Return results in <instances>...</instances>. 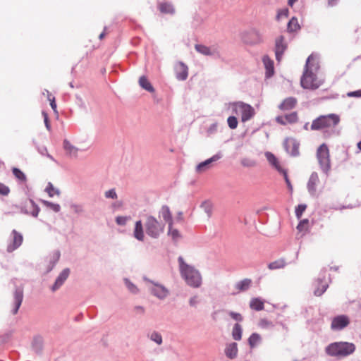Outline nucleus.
<instances>
[{"label":"nucleus","mask_w":361,"mask_h":361,"mask_svg":"<svg viewBox=\"0 0 361 361\" xmlns=\"http://www.w3.org/2000/svg\"><path fill=\"white\" fill-rule=\"evenodd\" d=\"M261 341V336L257 333H253L248 338V343L251 348H254L260 343Z\"/></svg>","instance_id":"473e14b6"},{"label":"nucleus","mask_w":361,"mask_h":361,"mask_svg":"<svg viewBox=\"0 0 361 361\" xmlns=\"http://www.w3.org/2000/svg\"><path fill=\"white\" fill-rule=\"evenodd\" d=\"M14 307L12 310L13 314H17L23 299V290L21 288H18L16 290L14 295Z\"/></svg>","instance_id":"2eb2a0df"},{"label":"nucleus","mask_w":361,"mask_h":361,"mask_svg":"<svg viewBox=\"0 0 361 361\" xmlns=\"http://www.w3.org/2000/svg\"><path fill=\"white\" fill-rule=\"evenodd\" d=\"M298 1V0H288V4L292 7L293 4Z\"/></svg>","instance_id":"680f3d73"},{"label":"nucleus","mask_w":361,"mask_h":361,"mask_svg":"<svg viewBox=\"0 0 361 361\" xmlns=\"http://www.w3.org/2000/svg\"><path fill=\"white\" fill-rule=\"evenodd\" d=\"M250 307L255 311H261L264 308V301L258 298H252L250 302Z\"/></svg>","instance_id":"c756f323"},{"label":"nucleus","mask_w":361,"mask_h":361,"mask_svg":"<svg viewBox=\"0 0 361 361\" xmlns=\"http://www.w3.org/2000/svg\"><path fill=\"white\" fill-rule=\"evenodd\" d=\"M159 215L164 219V220L169 224H172V214L170 209L168 206L164 205L161 207L159 211Z\"/></svg>","instance_id":"cd10ccee"},{"label":"nucleus","mask_w":361,"mask_h":361,"mask_svg":"<svg viewBox=\"0 0 361 361\" xmlns=\"http://www.w3.org/2000/svg\"><path fill=\"white\" fill-rule=\"evenodd\" d=\"M178 262L180 274L187 284L194 288L200 287L202 284V276L200 272L193 267L186 264L182 257H178Z\"/></svg>","instance_id":"f03ea898"},{"label":"nucleus","mask_w":361,"mask_h":361,"mask_svg":"<svg viewBox=\"0 0 361 361\" xmlns=\"http://www.w3.org/2000/svg\"><path fill=\"white\" fill-rule=\"evenodd\" d=\"M238 345L236 343H229L225 349V353L230 359L235 358L238 355Z\"/></svg>","instance_id":"bb28decb"},{"label":"nucleus","mask_w":361,"mask_h":361,"mask_svg":"<svg viewBox=\"0 0 361 361\" xmlns=\"http://www.w3.org/2000/svg\"><path fill=\"white\" fill-rule=\"evenodd\" d=\"M297 104V99L294 97L286 98L279 106V109L281 111L291 110Z\"/></svg>","instance_id":"412c9836"},{"label":"nucleus","mask_w":361,"mask_h":361,"mask_svg":"<svg viewBox=\"0 0 361 361\" xmlns=\"http://www.w3.org/2000/svg\"><path fill=\"white\" fill-rule=\"evenodd\" d=\"M283 145L286 152L289 153L291 156L296 157L299 155L300 145L295 139H286Z\"/></svg>","instance_id":"f8f14e48"},{"label":"nucleus","mask_w":361,"mask_h":361,"mask_svg":"<svg viewBox=\"0 0 361 361\" xmlns=\"http://www.w3.org/2000/svg\"><path fill=\"white\" fill-rule=\"evenodd\" d=\"M319 183V178L318 174L317 173H312L307 183L308 190L312 195H316Z\"/></svg>","instance_id":"f3484780"},{"label":"nucleus","mask_w":361,"mask_h":361,"mask_svg":"<svg viewBox=\"0 0 361 361\" xmlns=\"http://www.w3.org/2000/svg\"><path fill=\"white\" fill-rule=\"evenodd\" d=\"M287 49V44L285 42V38L283 36L281 35L276 37L275 40V54L276 59L279 62L282 56Z\"/></svg>","instance_id":"1a4fd4ad"},{"label":"nucleus","mask_w":361,"mask_h":361,"mask_svg":"<svg viewBox=\"0 0 361 361\" xmlns=\"http://www.w3.org/2000/svg\"><path fill=\"white\" fill-rule=\"evenodd\" d=\"M151 339L156 342L157 344L160 345L162 343L161 336L157 332H153L151 334Z\"/></svg>","instance_id":"de8ad7c7"},{"label":"nucleus","mask_w":361,"mask_h":361,"mask_svg":"<svg viewBox=\"0 0 361 361\" xmlns=\"http://www.w3.org/2000/svg\"><path fill=\"white\" fill-rule=\"evenodd\" d=\"M13 241L8 245L7 250L11 252L17 249L23 243V235L16 230L12 231Z\"/></svg>","instance_id":"4468645a"},{"label":"nucleus","mask_w":361,"mask_h":361,"mask_svg":"<svg viewBox=\"0 0 361 361\" xmlns=\"http://www.w3.org/2000/svg\"><path fill=\"white\" fill-rule=\"evenodd\" d=\"M307 206L305 204H299L295 209V215L298 219H300L302 213L305 211Z\"/></svg>","instance_id":"49530a36"},{"label":"nucleus","mask_w":361,"mask_h":361,"mask_svg":"<svg viewBox=\"0 0 361 361\" xmlns=\"http://www.w3.org/2000/svg\"><path fill=\"white\" fill-rule=\"evenodd\" d=\"M316 157L322 171L328 174L331 170V159L329 149L325 143L317 148Z\"/></svg>","instance_id":"39448f33"},{"label":"nucleus","mask_w":361,"mask_h":361,"mask_svg":"<svg viewBox=\"0 0 361 361\" xmlns=\"http://www.w3.org/2000/svg\"><path fill=\"white\" fill-rule=\"evenodd\" d=\"M317 287L314 291V293L316 296L322 295L327 289L328 284L326 282H324L321 279H318L317 281Z\"/></svg>","instance_id":"7c9ffc66"},{"label":"nucleus","mask_w":361,"mask_h":361,"mask_svg":"<svg viewBox=\"0 0 361 361\" xmlns=\"http://www.w3.org/2000/svg\"><path fill=\"white\" fill-rule=\"evenodd\" d=\"M146 233L152 238H157L164 231V224L160 223L154 216H147L145 223Z\"/></svg>","instance_id":"423d86ee"},{"label":"nucleus","mask_w":361,"mask_h":361,"mask_svg":"<svg viewBox=\"0 0 361 361\" xmlns=\"http://www.w3.org/2000/svg\"><path fill=\"white\" fill-rule=\"evenodd\" d=\"M63 148L69 156L76 157L78 152V149L73 146L70 141L65 140L63 141Z\"/></svg>","instance_id":"c85d7f7f"},{"label":"nucleus","mask_w":361,"mask_h":361,"mask_svg":"<svg viewBox=\"0 0 361 361\" xmlns=\"http://www.w3.org/2000/svg\"><path fill=\"white\" fill-rule=\"evenodd\" d=\"M24 212L27 214H31L34 217H37L39 212V208L32 200H28L25 202Z\"/></svg>","instance_id":"dca6fc26"},{"label":"nucleus","mask_w":361,"mask_h":361,"mask_svg":"<svg viewBox=\"0 0 361 361\" xmlns=\"http://www.w3.org/2000/svg\"><path fill=\"white\" fill-rule=\"evenodd\" d=\"M14 176L20 182L25 183L27 180L25 174L18 168H13L12 169Z\"/></svg>","instance_id":"4c0bfd02"},{"label":"nucleus","mask_w":361,"mask_h":361,"mask_svg":"<svg viewBox=\"0 0 361 361\" xmlns=\"http://www.w3.org/2000/svg\"><path fill=\"white\" fill-rule=\"evenodd\" d=\"M188 67L180 63L176 67V78L179 80H185L188 78Z\"/></svg>","instance_id":"a878e982"},{"label":"nucleus","mask_w":361,"mask_h":361,"mask_svg":"<svg viewBox=\"0 0 361 361\" xmlns=\"http://www.w3.org/2000/svg\"><path fill=\"white\" fill-rule=\"evenodd\" d=\"M348 97H361V90L354 92H350L347 94Z\"/></svg>","instance_id":"13d9d810"},{"label":"nucleus","mask_w":361,"mask_h":361,"mask_svg":"<svg viewBox=\"0 0 361 361\" xmlns=\"http://www.w3.org/2000/svg\"><path fill=\"white\" fill-rule=\"evenodd\" d=\"M139 85L144 90L149 92H154V89L150 82L148 80V79L145 76H141L139 79Z\"/></svg>","instance_id":"2f4dec72"},{"label":"nucleus","mask_w":361,"mask_h":361,"mask_svg":"<svg viewBox=\"0 0 361 361\" xmlns=\"http://www.w3.org/2000/svg\"><path fill=\"white\" fill-rule=\"evenodd\" d=\"M45 191L48 193L49 196L52 197L54 195H59L60 192L58 189L55 188L52 183H49L45 189Z\"/></svg>","instance_id":"58836bf2"},{"label":"nucleus","mask_w":361,"mask_h":361,"mask_svg":"<svg viewBox=\"0 0 361 361\" xmlns=\"http://www.w3.org/2000/svg\"><path fill=\"white\" fill-rule=\"evenodd\" d=\"M257 325L262 329H272L274 326L273 322L267 318H261L258 321Z\"/></svg>","instance_id":"f704fd0d"},{"label":"nucleus","mask_w":361,"mask_h":361,"mask_svg":"<svg viewBox=\"0 0 361 361\" xmlns=\"http://www.w3.org/2000/svg\"><path fill=\"white\" fill-rule=\"evenodd\" d=\"M289 11L287 8H284L278 11L276 19L280 20L282 18H287L288 16Z\"/></svg>","instance_id":"a18cd8bd"},{"label":"nucleus","mask_w":361,"mask_h":361,"mask_svg":"<svg viewBox=\"0 0 361 361\" xmlns=\"http://www.w3.org/2000/svg\"><path fill=\"white\" fill-rule=\"evenodd\" d=\"M128 219L129 218L127 217V216H117L116 219V222L118 225L124 226V225L126 224V222H127Z\"/></svg>","instance_id":"864d4df0"},{"label":"nucleus","mask_w":361,"mask_h":361,"mask_svg":"<svg viewBox=\"0 0 361 361\" xmlns=\"http://www.w3.org/2000/svg\"><path fill=\"white\" fill-rule=\"evenodd\" d=\"M233 110L236 114L240 113L241 121L245 122L251 119L255 115V109L250 104L238 102L233 104Z\"/></svg>","instance_id":"0eeeda50"},{"label":"nucleus","mask_w":361,"mask_h":361,"mask_svg":"<svg viewBox=\"0 0 361 361\" xmlns=\"http://www.w3.org/2000/svg\"><path fill=\"white\" fill-rule=\"evenodd\" d=\"M298 117L296 112H293L285 116H279L276 118V121L281 125H287L295 123L298 121Z\"/></svg>","instance_id":"ddd939ff"},{"label":"nucleus","mask_w":361,"mask_h":361,"mask_svg":"<svg viewBox=\"0 0 361 361\" xmlns=\"http://www.w3.org/2000/svg\"><path fill=\"white\" fill-rule=\"evenodd\" d=\"M126 283L130 292H132L133 293H135L137 292V287L134 284H133L131 282H130L128 280L126 281Z\"/></svg>","instance_id":"6e6d98bb"},{"label":"nucleus","mask_w":361,"mask_h":361,"mask_svg":"<svg viewBox=\"0 0 361 361\" xmlns=\"http://www.w3.org/2000/svg\"><path fill=\"white\" fill-rule=\"evenodd\" d=\"M229 315L234 319L238 322H241L243 320V317L240 313H236L234 312H229Z\"/></svg>","instance_id":"4d7b16f0"},{"label":"nucleus","mask_w":361,"mask_h":361,"mask_svg":"<svg viewBox=\"0 0 361 361\" xmlns=\"http://www.w3.org/2000/svg\"><path fill=\"white\" fill-rule=\"evenodd\" d=\"M105 35H106L105 31H104L103 32H102V33L99 35V39H102L104 37Z\"/></svg>","instance_id":"0e129e2a"},{"label":"nucleus","mask_w":361,"mask_h":361,"mask_svg":"<svg viewBox=\"0 0 361 361\" xmlns=\"http://www.w3.org/2000/svg\"><path fill=\"white\" fill-rule=\"evenodd\" d=\"M265 157L270 164L276 170H277L279 173L284 170L281 166L280 161L278 158L271 152H267L265 153Z\"/></svg>","instance_id":"6ab92c4d"},{"label":"nucleus","mask_w":361,"mask_h":361,"mask_svg":"<svg viewBox=\"0 0 361 361\" xmlns=\"http://www.w3.org/2000/svg\"><path fill=\"white\" fill-rule=\"evenodd\" d=\"M169 235L171 236L173 240H178L180 238V234L177 229L172 227V224H169Z\"/></svg>","instance_id":"a19ab883"},{"label":"nucleus","mask_w":361,"mask_h":361,"mask_svg":"<svg viewBox=\"0 0 361 361\" xmlns=\"http://www.w3.org/2000/svg\"><path fill=\"white\" fill-rule=\"evenodd\" d=\"M197 302V296H194L193 298H190V304L191 305H195Z\"/></svg>","instance_id":"052dcab7"},{"label":"nucleus","mask_w":361,"mask_h":361,"mask_svg":"<svg viewBox=\"0 0 361 361\" xmlns=\"http://www.w3.org/2000/svg\"><path fill=\"white\" fill-rule=\"evenodd\" d=\"M44 205H45L47 207L49 208L50 209L53 210L55 212H59L61 209V207L59 204H55L49 201H43L42 202Z\"/></svg>","instance_id":"79ce46f5"},{"label":"nucleus","mask_w":361,"mask_h":361,"mask_svg":"<svg viewBox=\"0 0 361 361\" xmlns=\"http://www.w3.org/2000/svg\"><path fill=\"white\" fill-rule=\"evenodd\" d=\"M74 207H75V212H79V211H80V210H81V209H80V208H79V207H78V206H75Z\"/></svg>","instance_id":"69168bd1"},{"label":"nucleus","mask_w":361,"mask_h":361,"mask_svg":"<svg viewBox=\"0 0 361 361\" xmlns=\"http://www.w3.org/2000/svg\"><path fill=\"white\" fill-rule=\"evenodd\" d=\"M105 197L106 198L116 199L117 194L114 189H111L105 192Z\"/></svg>","instance_id":"603ef678"},{"label":"nucleus","mask_w":361,"mask_h":361,"mask_svg":"<svg viewBox=\"0 0 361 361\" xmlns=\"http://www.w3.org/2000/svg\"><path fill=\"white\" fill-rule=\"evenodd\" d=\"M227 123L230 128L235 129L238 126V120L235 116H229Z\"/></svg>","instance_id":"c03bdc74"},{"label":"nucleus","mask_w":361,"mask_h":361,"mask_svg":"<svg viewBox=\"0 0 361 361\" xmlns=\"http://www.w3.org/2000/svg\"><path fill=\"white\" fill-rule=\"evenodd\" d=\"M340 122V117L336 114H330L317 117L312 121L311 130H324L335 128Z\"/></svg>","instance_id":"7ed1b4c3"},{"label":"nucleus","mask_w":361,"mask_h":361,"mask_svg":"<svg viewBox=\"0 0 361 361\" xmlns=\"http://www.w3.org/2000/svg\"><path fill=\"white\" fill-rule=\"evenodd\" d=\"M350 324V319L346 315H338L332 319L331 328L334 331H339Z\"/></svg>","instance_id":"6e6552de"},{"label":"nucleus","mask_w":361,"mask_h":361,"mask_svg":"<svg viewBox=\"0 0 361 361\" xmlns=\"http://www.w3.org/2000/svg\"><path fill=\"white\" fill-rule=\"evenodd\" d=\"M337 1L338 0H329V4L331 6H334L336 4Z\"/></svg>","instance_id":"e2e57ef3"},{"label":"nucleus","mask_w":361,"mask_h":361,"mask_svg":"<svg viewBox=\"0 0 361 361\" xmlns=\"http://www.w3.org/2000/svg\"><path fill=\"white\" fill-rule=\"evenodd\" d=\"M280 173L283 174V178L285 179V181H286V183L287 184V186L289 188V190H292V189H293L292 185L290 183V181L289 180V178H288V176L286 171L284 169V170H283V171L280 172Z\"/></svg>","instance_id":"5fc2aeb1"},{"label":"nucleus","mask_w":361,"mask_h":361,"mask_svg":"<svg viewBox=\"0 0 361 361\" xmlns=\"http://www.w3.org/2000/svg\"><path fill=\"white\" fill-rule=\"evenodd\" d=\"M157 7L159 11L164 14L173 15L176 13L174 6L169 2H160Z\"/></svg>","instance_id":"4be33fe9"},{"label":"nucleus","mask_w":361,"mask_h":361,"mask_svg":"<svg viewBox=\"0 0 361 361\" xmlns=\"http://www.w3.org/2000/svg\"><path fill=\"white\" fill-rule=\"evenodd\" d=\"M10 192V189L8 186L2 183H0V195H7Z\"/></svg>","instance_id":"8fccbe9b"},{"label":"nucleus","mask_w":361,"mask_h":361,"mask_svg":"<svg viewBox=\"0 0 361 361\" xmlns=\"http://www.w3.org/2000/svg\"><path fill=\"white\" fill-rule=\"evenodd\" d=\"M262 61L266 68L267 76L271 77L274 72L273 61L268 56H264L262 58Z\"/></svg>","instance_id":"393cba45"},{"label":"nucleus","mask_w":361,"mask_h":361,"mask_svg":"<svg viewBox=\"0 0 361 361\" xmlns=\"http://www.w3.org/2000/svg\"><path fill=\"white\" fill-rule=\"evenodd\" d=\"M133 236L140 241H143L145 239L143 226L140 220L135 222Z\"/></svg>","instance_id":"b1692460"},{"label":"nucleus","mask_w":361,"mask_h":361,"mask_svg":"<svg viewBox=\"0 0 361 361\" xmlns=\"http://www.w3.org/2000/svg\"><path fill=\"white\" fill-rule=\"evenodd\" d=\"M195 48L197 52L205 56H212L217 53L216 48L209 47L203 44H196Z\"/></svg>","instance_id":"5701e85b"},{"label":"nucleus","mask_w":361,"mask_h":361,"mask_svg":"<svg viewBox=\"0 0 361 361\" xmlns=\"http://www.w3.org/2000/svg\"><path fill=\"white\" fill-rule=\"evenodd\" d=\"M221 158V155L220 154H216L214 156H212L211 158L205 160L204 161H202L200 163L195 169V171L197 173H202L212 167V164L213 162L217 161Z\"/></svg>","instance_id":"9d476101"},{"label":"nucleus","mask_w":361,"mask_h":361,"mask_svg":"<svg viewBox=\"0 0 361 361\" xmlns=\"http://www.w3.org/2000/svg\"><path fill=\"white\" fill-rule=\"evenodd\" d=\"M70 274L69 269H63L59 276L57 277L54 284L53 285L51 289L53 291H55L56 290L59 289L62 284L64 283V281L67 279Z\"/></svg>","instance_id":"a211bd4d"},{"label":"nucleus","mask_w":361,"mask_h":361,"mask_svg":"<svg viewBox=\"0 0 361 361\" xmlns=\"http://www.w3.org/2000/svg\"><path fill=\"white\" fill-rule=\"evenodd\" d=\"M300 30V26L298 20L295 17H293L288 22L287 25V30L289 32H298Z\"/></svg>","instance_id":"72a5a7b5"},{"label":"nucleus","mask_w":361,"mask_h":361,"mask_svg":"<svg viewBox=\"0 0 361 361\" xmlns=\"http://www.w3.org/2000/svg\"><path fill=\"white\" fill-rule=\"evenodd\" d=\"M251 284L250 279H244L240 282H238L235 287L238 290V291H245L247 290Z\"/></svg>","instance_id":"e433bc0d"},{"label":"nucleus","mask_w":361,"mask_h":361,"mask_svg":"<svg viewBox=\"0 0 361 361\" xmlns=\"http://www.w3.org/2000/svg\"><path fill=\"white\" fill-rule=\"evenodd\" d=\"M312 60H313V56L310 55L307 59L305 70L301 78L300 84L304 89L314 90L324 83V80L318 78L310 67Z\"/></svg>","instance_id":"f257e3e1"},{"label":"nucleus","mask_w":361,"mask_h":361,"mask_svg":"<svg viewBox=\"0 0 361 361\" xmlns=\"http://www.w3.org/2000/svg\"><path fill=\"white\" fill-rule=\"evenodd\" d=\"M49 100L50 101V105L52 108V109L55 111V112H57L56 111V102H55V98L54 97H52L51 99L49 97Z\"/></svg>","instance_id":"bf43d9fd"},{"label":"nucleus","mask_w":361,"mask_h":361,"mask_svg":"<svg viewBox=\"0 0 361 361\" xmlns=\"http://www.w3.org/2000/svg\"><path fill=\"white\" fill-rule=\"evenodd\" d=\"M243 39L247 44H257L263 41L261 34L255 30L245 33L243 37Z\"/></svg>","instance_id":"9b49d317"},{"label":"nucleus","mask_w":361,"mask_h":361,"mask_svg":"<svg viewBox=\"0 0 361 361\" xmlns=\"http://www.w3.org/2000/svg\"><path fill=\"white\" fill-rule=\"evenodd\" d=\"M307 126H308V123H306L304 126L305 129L308 130Z\"/></svg>","instance_id":"774afa93"},{"label":"nucleus","mask_w":361,"mask_h":361,"mask_svg":"<svg viewBox=\"0 0 361 361\" xmlns=\"http://www.w3.org/2000/svg\"><path fill=\"white\" fill-rule=\"evenodd\" d=\"M286 265V262L283 259H279L270 263L268 266L270 269H276L283 268Z\"/></svg>","instance_id":"ea45409f"},{"label":"nucleus","mask_w":361,"mask_h":361,"mask_svg":"<svg viewBox=\"0 0 361 361\" xmlns=\"http://www.w3.org/2000/svg\"><path fill=\"white\" fill-rule=\"evenodd\" d=\"M357 147L360 150H361V141L357 143Z\"/></svg>","instance_id":"338daca9"},{"label":"nucleus","mask_w":361,"mask_h":361,"mask_svg":"<svg viewBox=\"0 0 361 361\" xmlns=\"http://www.w3.org/2000/svg\"><path fill=\"white\" fill-rule=\"evenodd\" d=\"M201 207L203 208L205 212L210 216L212 212V204L209 202H204L202 204Z\"/></svg>","instance_id":"09e8293b"},{"label":"nucleus","mask_w":361,"mask_h":361,"mask_svg":"<svg viewBox=\"0 0 361 361\" xmlns=\"http://www.w3.org/2000/svg\"><path fill=\"white\" fill-rule=\"evenodd\" d=\"M355 350V346L352 343L335 342L326 347V352L331 356L345 357L352 354Z\"/></svg>","instance_id":"20e7f679"},{"label":"nucleus","mask_w":361,"mask_h":361,"mask_svg":"<svg viewBox=\"0 0 361 361\" xmlns=\"http://www.w3.org/2000/svg\"><path fill=\"white\" fill-rule=\"evenodd\" d=\"M242 327L239 324H235L232 330L233 338L235 341H240L242 338Z\"/></svg>","instance_id":"c9c22d12"},{"label":"nucleus","mask_w":361,"mask_h":361,"mask_svg":"<svg viewBox=\"0 0 361 361\" xmlns=\"http://www.w3.org/2000/svg\"><path fill=\"white\" fill-rule=\"evenodd\" d=\"M42 114L44 118V122L45 126H46V128L49 131H50L51 130V125H50V122H49V120L48 118V114L45 111H42Z\"/></svg>","instance_id":"3c124183"},{"label":"nucleus","mask_w":361,"mask_h":361,"mask_svg":"<svg viewBox=\"0 0 361 361\" xmlns=\"http://www.w3.org/2000/svg\"><path fill=\"white\" fill-rule=\"evenodd\" d=\"M151 291L156 297L163 299L169 294V290L163 286L159 284H154L151 288Z\"/></svg>","instance_id":"aec40b11"},{"label":"nucleus","mask_w":361,"mask_h":361,"mask_svg":"<svg viewBox=\"0 0 361 361\" xmlns=\"http://www.w3.org/2000/svg\"><path fill=\"white\" fill-rule=\"evenodd\" d=\"M309 227V221L307 219L302 220L298 225L297 229L299 232L307 231Z\"/></svg>","instance_id":"37998d69"}]
</instances>
